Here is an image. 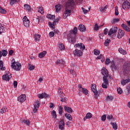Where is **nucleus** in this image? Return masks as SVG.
Wrapping results in <instances>:
<instances>
[{
    "instance_id": "obj_1",
    "label": "nucleus",
    "mask_w": 130,
    "mask_h": 130,
    "mask_svg": "<svg viewBox=\"0 0 130 130\" xmlns=\"http://www.w3.org/2000/svg\"><path fill=\"white\" fill-rule=\"evenodd\" d=\"M77 33H78V28H77V27H75L73 29L70 30V35L71 37L69 39V41L70 43H72V44L76 43V35H77Z\"/></svg>"
},
{
    "instance_id": "obj_2",
    "label": "nucleus",
    "mask_w": 130,
    "mask_h": 130,
    "mask_svg": "<svg viewBox=\"0 0 130 130\" xmlns=\"http://www.w3.org/2000/svg\"><path fill=\"white\" fill-rule=\"evenodd\" d=\"M11 68L15 71L19 72L22 69V64L19 62H16L14 58H12L11 61Z\"/></svg>"
},
{
    "instance_id": "obj_3",
    "label": "nucleus",
    "mask_w": 130,
    "mask_h": 130,
    "mask_svg": "<svg viewBox=\"0 0 130 130\" xmlns=\"http://www.w3.org/2000/svg\"><path fill=\"white\" fill-rule=\"evenodd\" d=\"M123 69L124 75H128L130 73V62H126V64L124 65Z\"/></svg>"
},
{
    "instance_id": "obj_4",
    "label": "nucleus",
    "mask_w": 130,
    "mask_h": 130,
    "mask_svg": "<svg viewBox=\"0 0 130 130\" xmlns=\"http://www.w3.org/2000/svg\"><path fill=\"white\" fill-rule=\"evenodd\" d=\"M11 75V73L9 71L7 72L6 73L2 76L3 80L4 81L9 82V81H10V79L12 78V76Z\"/></svg>"
},
{
    "instance_id": "obj_5",
    "label": "nucleus",
    "mask_w": 130,
    "mask_h": 130,
    "mask_svg": "<svg viewBox=\"0 0 130 130\" xmlns=\"http://www.w3.org/2000/svg\"><path fill=\"white\" fill-rule=\"evenodd\" d=\"M68 8L66 9V11L64 12V13L62 15L63 19H67L68 17H70L72 14V10L68 9Z\"/></svg>"
},
{
    "instance_id": "obj_6",
    "label": "nucleus",
    "mask_w": 130,
    "mask_h": 130,
    "mask_svg": "<svg viewBox=\"0 0 130 130\" xmlns=\"http://www.w3.org/2000/svg\"><path fill=\"white\" fill-rule=\"evenodd\" d=\"M122 9H123V10H125V11L128 10L130 8L129 2H128L127 1L124 2L122 4Z\"/></svg>"
},
{
    "instance_id": "obj_7",
    "label": "nucleus",
    "mask_w": 130,
    "mask_h": 130,
    "mask_svg": "<svg viewBox=\"0 0 130 130\" xmlns=\"http://www.w3.org/2000/svg\"><path fill=\"white\" fill-rule=\"evenodd\" d=\"M73 54L75 56H82L83 55V52L80 50L76 49L73 51Z\"/></svg>"
},
{
    "instance_id": "obj_8",
    "label": "nucleus",
    "mask_w": 130,
    "mask_h": 130,
    "mask_svg": "<svg viewBox=\"0 0 130 130\" xmlns=\"http://www.w3.org/2000/svg\"><path fill=\"white\" fill-rule=\"evenodd\" d=\"M23 24L25 27H29L30 26V20L28 19L26 16H24L23 18Z\"/></svg>"
},
{
    "instance_id": "obj_9",
    "label": "nucleus",
    "mask_w": 130,
    "mask_h": 130,
    "mask_svg": "<svg viewBox=\"0 0 130 130\" xmlns=\"http://www.w3.org/2000/svg\"><path fill=\"white\" fill-rule=\"evenodd\" d=\"M40 102L39 101L37 100L35 103L34 107V112H37L38 110V108H39V106H40Z\"/></svg>"
},
{
    "instance_id": "obj_10",
    "label": "nucleus",
    "mask_w": 130,
    "mask_h": 130,
    "mask_svg": "<svg viewBox=\"0 0 130 130\" xmlns=\"http://www.w3.org/2000/svg\"><path fill=\"white\" fill-rule=\"evenodd\" d=\"M116 32H117V27H113L109 30L108 35L111 36L112 34H115Z\"/></svg>"
},
{
    "instance_id": "obj_11",
    "label": "nucleus",
    "mask_w": 130,
    "mask_h": 130,
    "mask_svg": "<svg viewBox=\"0 0 130 130\" xmlns=\"http://www.w3.org/2000/svg\"><path fill=\"white\" fill-rule=\"evenodd\" d=\"M18 101L20 102V103H23V102H25V101L26 99V95L21 94L18 97Z\"/></svg>"
},
{
    "instance_id": "obj_12",
    "label": "nucleus",
    "mask_w": 130,
    "mask_h": 130,
    "mask_svg": "<svg viewBox=\"0 0 130 130\" xmlns=\"http://www.w3.org/2000/svg\"><path fill=\"white\" fill-rule=\"evenodd\" d=\"M74 47L75 48H80L81 50H85V49L86 48L85 45L83 44L82 43L75 44Z\"/></svg>"
},
{
    "instance_id": "obj_13",
    "label": "nucleus",
    "mask_w": 130,
    "mask_h": 130,
    "mask_svg": "<svg viewBox=\"0 0 130 130\" xmlns=\"http://www.w3.org/2000/svg\"><path fill=\"white\" fill-rule=\"evenodd\" d=\"M101 73L104 77H107L109 76V74H108V70L104 67L102 69Z\"/></svg>"
},
{
    "instance_id": "obj_14",
    "label": "nucleus",
    "mask_w": 130,
    "mask_h": 130,
    "mask_svg": "<svg viewBox=\"0 0 130 130\" xmlns=\"http://www.w3.org/2000/svg\"><path fill=\"white\" fill-rule=\"evenodd\" d=\"M124 34H125V32H124V31L121 29H119L118 34L117 35V37L119 39H120V38H122V37L124 36Z\"/></svg>"
},
{
    "instance_id": "obj_15",
    "label": "nucleus",
    "mask_w": 130,
    "mask_h": 130,
    "mask_svg": "<svg viewBox=\"0 0 130 130\" xmlns=\"http://www.w3.org/2000/svg\"><path fill=\"white\" fill-rule=\"evenodd\" d=\"M75 5V3L73 0H69L66 5L67 9H71L72 7Z\"/></svg>"
},
{
    "instance_id": "obj_16",
    "label": "nucleus",
    "mask_w": 130,
    "mask_h": 130,
    "mask_svg": "<svg viewBox=\"0 0 130 130\" xmlns=\"http://www.w3.org/2000/svg\"><path fill=\"white\" fill-rule=\"evenodd\" d=\"M91 89L92 92L94 93V95H98V92L97 91V88L96 87V84H92Z\"/></svg>"
},
{
    "instance_id": "obj_17",
    "label": "nucleus",
    "mask_w": 130,
    "mask_h": 130,
    "mask_svg": "<svg viewBox=\"0 0 130 130\" xmlns=\"http://www.w3.org/2000/svg\"><path fill=\"white\" fill-rule=\"evenodd\" d=\"M6 32V28H5V25L3 23L0 22V35L2 33Z\"/></svg>"
},
{
    "instance_id": "obj_18",
    "label": "nucleus",
    "mask_w": 130,
    "mask_h": 130,
    "mask_svg": "<svg viewBox=\"0 0 130 130\" xmlns=\"http://www.w3.org/2000/svg\"><path fill=\"white\" fill-rule=\"evenodd\" d=\"M59 128L60 130H64V121H63V120L59 121Z\"/></svg>"
},
{
    "instance_id": "obj_19",
    "label": "nucleus",
    "mask_w": 130,
    "mask_h": 130,
    "mask_svg": "<svg viewBox=\"0 0 130 130\" xmlns=\"http://www.w3.org/2000/svg\"><path fill=\"white\" fill-rule=\"evenodd\" d=\"M20 122H21V123H24L26 125H30V124H31V122L28 119H21L20 120Z\"/></svg>"
},
{
    "instance_id": "obj_20",
    "label": "nucleus",
    "mask_w": 130,
    "mask_h": 130,
    "mask_svg": "<svg viewBox=\"0 0 130 130\" xmlns=\"http://www.w3.org/2000/svg\"><path fill=\"white\" fill-rule=\"evenodd\" d=\"M38 96V98H40V99H43V98H47L48 95H47L46 93L44 92L39 94Z\"/></svg>"
},
{
    "instance_id": "obj_21",
    "label": "nucleus",
    "mask_w": 130,
    "mask_h": 130,
    "mask_svg": "<svg viewBox=\"0 0 130 130\" xmlns=\"http://www.w3.org/2000/svg\"><path fill=\"white\" fill-rule=\"evenodd\" d=\"M93 115L92 113L89 112L87 113L85 116V117L83 118V120H86V119H90V118H92Z\"/></svg>"
},
{
    "instance_id": "obj_22",
    "label": "nucleus",
    "mask_w": 130,
    "mask_h": 130,
    "mask_svg": "<svg viewBox=\"0 0 130 130\" xmlns=\"http://www.w3.org/2000/svg\"><path fill=\"white\" fill-rule=\"evenodd\" d=\"M78 29L81 32H85L86 31V27L83 24H80Z\"/></svg>"
},
{
    "instance_id": "obj_23",
    "label": "nucleus",
    "mask_w": 130,
    "mask_h": 130,
    "mask_svg": "<svg viewBox=\"0 0 130 130\" xmlns=\"http://www.w3.org/2000/svg\"><path fill=\"white\" fill-rule=\"evenodd\" d=\"M129 82L130 79L129 78L126 80L123 79L121 81V84L122 85V86H125V85H126V84H127V83H129Z\"/></svg>"
},
{
    "instance_id": "obj_24",
    "label": "nucleus",
    "mask_w": 130,
    "mask_h": 130,
    "mask_svg": "<svg viewBox=\"0 0 130 130\" xmlns=\"http://www.w3.org/2000/svg\"><path fill=\"white\" fill-rule=\"evenodd\" d=\"M64 109L68 113H72V112H73V109H72L71 108H70L69 107H68L67 106H65L64 107Z\"/></svg>"
},
{
    "instance_id": "obj_25",
    "label": "nucleus",
    "mask_w": 130,
    "mask_h": 130,
    "mask_svg": "<svg viewBox=\"0 0 130 130\" xmlns=\"http://www.w3.org/2000/svg\"><path fill=\"white\" fill-rule=\"evenodd\" d=\"M37 11H38L39 13L42 14V15L44 14V10H43V7H42V6H40L39 7L37 8Z\"/></svg>"
},
{
    "instance_id": "obj_26",
    "label": "nucleus",
    "mask_w": 130,
    "mask_h": 130,
    "mask_svg": "<svg viewBox=\"0 0 130 130\" xmlns=\"http://www.w3.org/2000/svg\"><path fill=\"white\" fill-rule=\"evenodd\" d=\"M46 51H44L41 53H40L39 54V57L40 58H43V57H44V56H45V55H46Z\"/></svg>"
},
{
    "instance_id": "obj_27",
    "label": "nucleus",
    "mask_w": 130,
    "mask_h": 130,
    "mask_svg": "<svg viewBox=\"0 0 130 130\" xmlns=\"http://www.w3.org/2000/svg\"><path fill=\"white\" fill-rule=\"evenodd\" d=\"M24 8L27 12H31V7H30V5L25 4L24 5Z\"/></svg>"
},
{
    "instance_id": "obj_28",
    "label": "nucleus",
    "mask_w": 130,
    "mask_h": 130,
    "mask_svg": "<svg viewBox=\"0 0 130 130\" xmlns=\"http://www.w3.org/2000/svg\"><path fill=\"white\" fill-rule=\"evenodd\" d=\"M41 37V36L39 35H35L34 36V38L35 40H36V42H39V41H40Z\"/></svg>"
},
{
    "instance_id": "obj_29",
    "label": "nucleus",
    "mask_w": 130,
    "mask_h": 130,
    "mask_svg": "<svg viewBox=\"0 0 130 130\" xmlns=\"http://www.w3.org/2000/svg\"><path fill=\"white\" fill-rule=\"evenodd\" d=\"M121 26L124 29V30H125V31H127V32H129V27H128V26H127L126 25L122 24Z\"/></svg>"
},
{
    "instance_id": "obj_30",
    "label": "nucleus",
    "mask_w": 130,
    "mask_h": 130,
    "mask_svg": "<svg viewBox=\"0 0 130 130\" xmlns=\"http://www.w3.org/2000/svg\"><path fill=\"white\" fill-rule=\"evenodd\" d=\"M8 111V108L7 107H4L2 108L0 111V113L1 114H4V113H5V112H7Z\"/></svg>"
},
{
    "instance_id": "obj_31",
    "label": "nucleus",
    "mask_w": 130,
    "mask_h": 130,
    "mask_svg": "<svg viewBox=\"0 0 130 130\" xmlns=\"http://www.w3.org/2000/svg\"><path fill=\"white\" fill-rule=\"evenodd\" d=\"M125 94L127 96L130 94V84L128 85L125 90Z\"/></svg>"
},
{
    "instance_id": "obj_32",
    "label": "nucleus",
    "mask_w": 130,
    "mask_h": 130,
    "mask_svg": "<svg viewBox=\"0 0 130 130\" xmlns=\"http://www.w3.org/2000/svg\"><path fill=\"white\" fill-rule=\"evenodd\" d=\"M58 47L59 49H60V50H64L66 48V47H64V45H63L62 43H58Z\"/></svg>"
},
{
    "instance_id": "obj_33",
    "label": "nucleus",
    "mask_w": 130,
    "mask_h": 130,
    "mask_svg": "<svg viewBox=\"0 0 130 130\" xmlns=\"http://www.w3.org/2000/svg\"><path fill=\"white\" fill-rule=\"evenodd\" d=\"M0 70L2 71L6 70V67H4V61L3 60H0Z\"/></svg>"
},
{
    "instance_id": "obj_34",
    "label": "nucleus",
    "mask_w": 130,
    "mask_h": 130,
    "mask_svg": "<svg viewBox=\"0 0 130 130\" xmlns=\"http://www.w3.org/2000/svg\"><path fill=\"white\" fill-rule=\"evenodd\" d=\"M118 51L121 53V54H123V55L126 54V51L121 48H119Z\"/></svg>"
},
{
    "instance_id": "obj_35",
    "label": "nucleus",
    "mask_w": 130,
    "mask_h": 130,
    "mask_svg": "<svg viewBox=\"0 0 130 130\" xmlns=\"http://www.w3.org/2000/svg\"><path fill=\"white\" fill-rule=\"evenodd\" d=\"M55 8L56 12H59V11L61 10V5L60 4H58L55 6Z\"/></svg>"
},
{
    "instance_id": "obj_36",
    "label": "nucleus",
    "mask_w": 130,
    "mask_h": 130,
    "mask_svg": "<svg viewBox=\"0 0 130 130\" xmlns=\"http://www.w3.org/2000/svg\"><path fill=\"white\" fill-rule=\"evenodd\" d=\"M64 63H66V62L62 59L57 60L56 61V64H64Z\"/></svg>"
},
{
    "instance_id": "obj_37",
    "label": "nucleus",
    "mask_w": 130,
    "mask_h": 130,
    "mask_svg": "<svg viewBox=\"0 0 130 130\" xmlns=\"http://www.w3.org/2000/svg\"><path fill=\"white\" fill-rule=\"evenodd\" d=\"M58 94H59V97H60V98H63L64 96V95L63 94V92H62V91H61V89L59 88L58 90Z\"/></svg>"
},
{
    "instance_id": "obj_38",
    "label": "nucleus",
    "mask_w": 130,
    "mask_h": 130,
    "mask_svg": "<svg viewBox=\"0 0 130 130\" xmlns=\"http://www.w3.org/2000/svg\"><path fill=\"white\" fill-rule=\"evenodd\" d=\"M47 18L49 19V20H53V19H55V15H52L51 14H48L47 15Z\"/></svg>"
},
{
    "instance_id": "obj_39",
    "label": "nucleus",
    "mask_w": 130,
    "mask_h": 130,
    "mask_svg": "<svg viewBox=\"0 0 130 130\" xmlns=\"http://www.w3.org/2000/svg\"><path fill=\"white\" fill-rule=\"evenodd\" d=\"M1 52L3 56H7L8 55V51L7 50H2Z\"/></svg>"
},
{
    "instance_id": "obj_40",
    "label": "nucleus",
    "mask_w": 130,
    "mask_h": 130,
    "mask_svg": "<svg viewBox=\"0 0 130 130\" xmlns=\"http://www.w3.org/2000/svg\"><path fill=\"white\" fill-rule=\"evenodd\" d=\"M65 116L67 119H69V120H73V117H72V115L69 114H66Z\"/></svg>"
},
{
    "instance_id": "obj_41",
    "label": "nucleus",
    "mask_w": 130,
    "mask_h": 130,
    "mask_svg": "<svg viewBox=\"0 0 130 130\" xmlns=\"http://www.w3.org/2000/svg\"><path fill=\"white\" fill-rule=\"evenodd\" d=\"M81 90L83 94L85 95H88L89 91H88L87 89L82 88Z\"/></svg>"
},
{
    "instance_id": "obj_42",
    "label": "nucleus",
    "mask_w": 130,
    "mask_h": 130,
    "mask_svg": "<svg viewBox=\"0 0 130 130\" xmlns=\"http://www.w3.org/2000/svg\"><path fill=\"white\" fill-rule=\"evenodd\" d=\"M111 42V41L109 39H107L105 42V46H108L109 45V43Z\"/></svg>"
},
{
    "instance_id": "obj_43",
    "label": "nucleus",
    "mask_w": 130,
    "mask_h": 130,
    "mask_svg": "<svg viewBox=\"0 0 130 130\" xmlns=\"http://www.w3.org/2000/svg\"><path fill=\"white\" fill-rule=\"evenodd\" d=\"M93 53L95 55H99L100 54V50L95 49L93 50Z\"/></svg>"
},
{
    "instance_id": "obj_44",
    "label": "nucleus",
    "mask_w": 130,
    "mask_h": 130,
    "mask_svg": "<svg viewBox=\"0 0 130 130\" xmlns=\"http://www.w3.org/2000/svg\"><path fill=\"white\" fill-rule=\"evenodd\" d=\"M48 25L49 27L53 28H54V25H56V23H55V21H53V23H52L51 22H49Z\"/></svg>"
},
{
    "instance_id": "obj_45",
    "label": "nucleus",
    "mask_w": 130,
    "mask_h": 130,
    "mask_svg": "<svg viewBox=\"0 0 130 130\" xmlns=\"http://www.w3.org/2000/svg\"><path fill=\"white\" fill-rule=\"evenodd\" d=\"M108 8V6L107 5H106L105 7H104V8L102 7L100 9V12H101L102 13H103L104 12H105L106 11V9H107Z\"/></svg>"
},
{
    "instance_id": "obj_46",
    "label": "nucleus",
    "mask_w": 130,
    "mask_h": 130,
    "mask_svg": "<svg viewBox=\"0 0 130 130\" xmlns=\"http://www.w3.org/2000/svg\"><path fill=\"white\" fill-rule=\"evenodd\" d=\"M119 22V18H114L112 20V23L113 24H116Z\"/></svg>"
},
{
    "instance_id": "obj_47",
    "label": "nucleus",
    "mask_w": 130,
    "mask_h": 130,
    "mask_svg": "<svg viewBox=\"0 0 130 130\" xmlns=\"http://www.w3.org/2000/svg\"><path fill=\"white\" fill-rule=\"evenodd\" d=\"M51 115L52 116L53 118H56L57 115H56V112L55 111L53 110L51 113Z\"/></svg>"
},
{
    "instance_id": "obj_48",
    "label": "nucleus",
    "mask_w": 130,
    "mask_h": 130,
    "mask_svg": "<svg viewBox=\"0 0 130 130\" xmlns=\"http://www.w3.org/2000/svg\"><path fill=\"white\" fill-rule=\"evenodd\" d=\"M113 129H117V124L116 123H111Z\"/></svg>"
},
{
    "instance_id": "obj_49",
    "label": "nucleus",
    "mask_w": 130,
    "mask_h": 130,
    "mask_svg": "<svg viewBox=\"0 0 130 130\" xmlns=\"http://www.w3.org/2000/svg\"><path fill=\"white\" fill-rule=\"evenodd\" d=\"M104 83L106 84H109V82H108V79H107V77H103V78Z\"/></svg>"
},
{
    "instance_id": "obj_50",
    "label": "nucleus",
    "mask_w": 130,
    "mask_h": 130,
    "mask_svg": "<svg viewBox=\"0 0 130 130\" xmlns=\"http://www.w3.org/2000/svg\"><path fill=\"white\" fill-rule=\"evenodd\" d=\"M81 9L84 14H87L89 12V11H90V8H88V10L85 9L83 7H82Z\"/></svg>"
},
{
    "instance_id": "obj_51",
    "label": "nucleus",
    "mask_w": 130,
    "mask_h": 130,
    "mask_svg": "<svg viewBox=\"0 0 130 130\" xmlns=\"http://www.w3.org/2000/svg\"><path fill=\"white\" fill-rule=\"evenodd\" d=\"M109 84L108 83H105L104 82L103 83L102 86L103 88L106 89L107 88V86H108Z\"/></svg>"
},
{
    "instance_id": "obj_52",
    "label": "nucleus",
    "mask_w": 130,
    "mask_h": 130,
    "mask_svg": "<svg viewBox=\"0 0 130 130\" xmlns=\"http://www.w3.org/2000/svg\"><path fill=\"white\" fill-rule=\"evenodd\" d=\"M105 120H106V114H104L101 117L102 121H105Z\"/></svg>"
},
{
    "instance_id": "obj_53",
    "label": "nucleus",
    "mask_w": 130,
    "mask_h": 130,
    "mask_svg": "<svg viewBox=\"0 0 130 130\" xmlns=\"http://www.w3.org/2000/svg\"><path fill=\"white\" fill-rule=\"evenodd\" d=\"M0 13H2V14H7V11L0 7Z\"/></svg>"
},
{
    "instance_id": "obj_54",
    "label": "nucleus",
    "mask_w": 130,
    "mask_h": 130,
    "mask_svg": "<svg viewBox=\"0 0 130 130\" xmlns=\"http://www.w3.org/2000/svg\"><path fill=\"white\" fill-rule=\"evenodd\" d=\"M107 100L108 101H112V100H113V96H108L107 97Z\"/></svg>"
},
{
    "instance_id": "obj_55",
    "label": "nucleus",
    "mask_w": 130,
    "mask_h": 130,
    "mask_svg": "<svg viewBox=\"0 0 130 130\" xmlns=\"http://www.w3.org/2000/svg\"><path fill=\"white\" fill-rule=\"evenodd\" d=\"M100 28H99V26H98V24H95L94 27V31H97L98 30H99Z\"/></svg>"
},
{
    "instance_id": "obj_56",
    "label": "nucleus",
    "mask_w": 130,
    "mask_h": 130,
    "mask_svg": "<svg viewBox=\"0 0 130 130\" xmlns=\"http://www.w3.org/2000/svg\"><path fill=\"white\" fill-rule=\"evenodd\" d=\"M118 94H122V89H121V88H117V90Z\"/></svg>"
},
{
    "instance_id": "obj_57",
    "label": "nucleus",
    "mask_w": 130,
    "mask_h": 130,
    "mask_svg": "<svg viewBox=\"0 0 130 130\" xmlns=\"http://www.w3.org/2000/svg\"><path fill=\"white\" fill-rule=\"evenodd\" d=\"M62 111H63V108L62 107L60 106L59 108V114L60 115L62 114Z\"/></svg>"
},
{
    "instance_id": "obj_58",
    "label": "nucleus",
    "mask_w": 130,
    "mask_h": 130,
    "mask_svg": "<svg viewBox=\"0 0 130 130\" xmlns=\"http://www.w3.org/2000/svg\"><path fill=\"white\" fill-rule=\"evenodd\" d=\"M16 2H17V0H10V5L11 6H13V5H15V4H16Z\"/></svg>"
},
{
    "instance_id": "obj_59",
    "label": "nucleus",
    "mask_w": 130,
    "mask_h": 130,
    "mask_svg": "<svg viewBox=\"0 0 130 130\" xmlns=\"http://www.w3.org/2000/svg\"><path fill=\"white\" fill-rule=\"evenodd\" d=\"M49 36L50 38L53 37L54 36V32L53 31H51L49 33Z\"/></svg>"
},
{
    "instance_id": "obj_60",
    "label": "nucleus",
    "mask_w": 130,
    "mask_h": 130,
    "mask_svg": "<svg viewBox=\"0 0 130 130\" xmlns=\"http://www.w3.org/2000/svg\"><path fill=\"white\" fill-rule=\"evenodd\" d=\"M14 87L17 88V86H18V82L17 81H14L13 82Z\"/></svg>"
},
{
    "instance_id": "obj_61",
    "label": "nucleus",
    "mask_w": 130,
    "mask_h": 130,
    "mask_svg": "<svg viewBox=\"0 0 130 130\" xmlns=\"http://www.w3.org/2000/svg\"><path fill=\"white\" fill-rule=\"evenodd\" d=\"M115 14L116 16H118V14H119L118 9H117V7H116L115 9Z\"/></svg>"
},
{
    "instance_id": "obj_62",
    "label": "nucleus",
    "mask_w": 130,
    "mask_h": 130,
    "mask_svg": "<svg viewBox=\"0 0 130 130\" xmlns=\"http://www.w3.org/2000/svg\"><path fill=\"white\" fill-rule=\"evenodd\" d=\"M34 69H35V66H34L33 65L30 66L29 67V70L30 71H33V70H34Z\"/></svg>"
},
{
    "instance_id": "obj_63",
    "label": "nucleus",
    "mask_w": 130,
    "mask_h": 130,
    "mask_svg": "<svg viewBox=\"0 0 130 130\" xmlns=\"http://www.w3.org/2000/svg\"><path fill=\"white\" fill-rule=\"evenodd\" d=\"M113 117V116H112V115H108L107 116V119H108V120H111V119H112Z\"/></svg>"
},
{
    "instance_id": "obj_64",
    "label": "nucleus",
    "mask_w": 130,
    "mask_h": 130,
    "mask_svg": "<svg viewBox=\"0 0 130 130\" xmlns=\"http://www.w3.org/2000/svg\"><path fill=\"white\" fill-rule=\"evenodd\" d=\"M111 61H110V59L108 58L106 60V64H109V63H110Z\"/></svg>"
}]
</instances>
